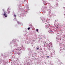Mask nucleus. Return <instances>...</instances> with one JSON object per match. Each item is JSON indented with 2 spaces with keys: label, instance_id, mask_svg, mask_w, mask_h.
I'll return each mask as SVG.
<instances>
[{
  "label": "nucleus",
  "instance_id": "f257e3e1",
  "mask_svg": "<svg viewBox=\"0 0 65 65\" xmlns=\"http://www.w3.org/2000/svg\"><path fill=\"white\" fill-rule=\"evenodd\" d=\"M36 30L37 32H38V29H36Z\"/></svg>",
  "mask_w": 65,
  "mask_h": 65
},
{
  "label": "nucleus",
  "instance_id": "f03ea898",
  "mask_svg": "<svg viewBox=\"0 0 65 65\" xmlns=\"http://www.w3.org/2000/svg\"><path fill=\"white\" fill-rule=\"evenodd\" d=\"M6 15V13L4 14V15L5 16V15Z\"/></svg>",
  "mask_w": 65,
  "mask_h": 65
},
{
  "label": "nucleus",
  "instance_id": "7ed1b4c3",
  "mask_svg": "<svg viewBox=\"0 0 65 65\" xmlns=\"http://www.w3.org/2000/svg\"><path fill=\"white\" fill-rule=\"evenodd\" d=\"M30 29V28L29 27L28 28V30H29V29Z\"/></svg>",
  "mask_w": 65,
  "mask_h": 65
},
{
  "label": "nucleus",
  "instance_id": "20e7f679",
  "mask_svg": "<svg viewBox=\"0 0 65 65\" xmlns=\"http://www.w3.org/2000/svg\"><path fill=\"white\" fill-rule=\"evenodd\" d=\"M7 17V15H5V17Z\"/></svg>",
  "mask_w": 65,
  "mask_h": 65
},
{
  "label": "nucleus",
  "instance_id": "39448f33",
  "mask_svg": "<svg viewBox=\"0 0 65 65\" xmlns=\"http://www.w3.org/2000/svg\"><path fill=\"white\" fill-rule=\"evenodd\" d=\"M50 56H47V58H48Z\"/></svg>",
  "mask_w": 65,
  "mask_h": 65
},
{
  "label": "nucleus",
  "instance_id": "423d86ee",
  "mask_svg": "<svg viewBox=\"0 0 65 65\" xmlns=\"http://www.w3.org/2000/svg\"><path fill=\"white\" fill-rule=\"evenodd\" d=\"M39 47H38V48H37V50H38V49H39Z\"/></svg>",
  "mask_w": 65,
  "mask_h": 65
},
{
  "label": "nucleus",
  "instance_id": "0eeeda50",
  "mask_svg": "<svg viewBox=\"0 0 65 65\" xmlns=\"http://www.w3.org/2000/svg\"><path fill=\"white\" fill-rule=\"evenodd\" d=\"M58 27H56V29H57L58 28Z\"/></svg>",
  "mask_w": 65,
  "mask_h": 65
},
{
  "label": "nucleus",
  "instance_id": "6e6552de",
  "mask_svg": "<svg viewBox=\"0 0 65 65\" xmlns=\"http://www.w3.org/2000/svg\"><path fill=\"white\" fill-rule=\"evenodd\" d=\"M14 17H16V15H14Z\"/></svg>",
  "mask_w": 65,
  "mask_h": 65
}]
</instances>
